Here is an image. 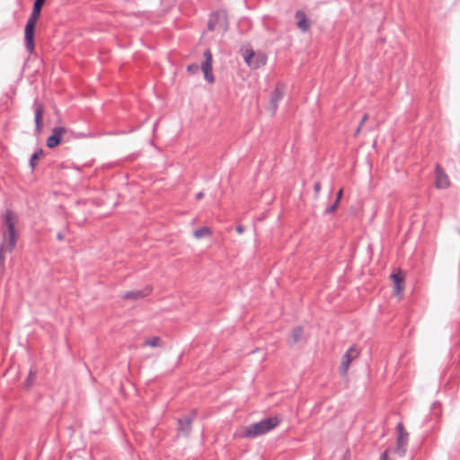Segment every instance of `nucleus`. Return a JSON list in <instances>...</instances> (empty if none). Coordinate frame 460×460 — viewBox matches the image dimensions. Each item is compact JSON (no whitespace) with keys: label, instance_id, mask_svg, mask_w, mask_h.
Instances as JSON below:
<instances>
[{"label":"nucleus","instance_id":"nucleus-11","mask_svg":"<svg viewBox=\"0 0 460 460\" xmlns=\"http://www.w3.org/2000/svg\"><path fill=\"white\" fill-rule=\"evenodd\" d=\"M435 185L438 189H447L449 186L448 177L438 164L435 165Z\"/></svg>","mask_w":460,"mask_h":460},{"label":"nucleus","instance_id":"nucleus-7","mask_svg":"<svg viewBox=\"0 0 460 460\" xmlns=\"http://www.w3.org/2000/svg\"><path fill=\"white\" fill-rule=\"evenodd\" d=\"M359 356V350L353 345L350 346L345 354L342 356L340 366V373L341 376H346L351 362Z\"/></svg>","mask_w":460,"mask_h":460},{"label":"nucleus","instance_id":"nucleus-8","mask_svg":"<svg viewBox=\"0 0 460 460\" xmlns=\"http://www.w3.org/2000/svg\"><path fill=\"white\" fill-rule=\"evenodd\" d=\"M66 131L64 127H55L52 128L51 135L47 138L46 145L53 149L62 143L63 134Z\"/></svg>","mask_w":460,"mask_h":460},{"label":"nucleus","instance_id":"nucleus-34","mask_svg":"<svg viewBox=\"0 0 460 460\" xmlns=\"http://www.w3.org/2000/svg\"><path fill=\"white\" fill-rule=\"evenodd\" d=\"M439 402H433V406L438 405Z\"/></svg>","mask_w":460,"mask_h":460},{"label":"nucleus","instance_id":"nucleus-30","mask_svg":"<svg viewBox=\"0 0 460 460\" xmlns=\"http://www.w3.org/2000/svg\"><path fill=\"white\" fill-rule=\"evenodd\" d=\"M367 118H368L367 114H364L362 119H361V120H360V122H359V126L362 127L363 124L365 123V121L367 119Z\"/></svg>","mask_w":460,"mask_h":460},{"label":"nucleus","instance_id":"nucleus-26","mask_svg":"<svg viewBox=\"0 0 460 460\" xmlns=\"http://www.w3.org/2000/svg\"><path fill=\"white\" fill-rule=\"evenodd\" d=\"M6 251H2L0 249V267H3L4 266V252H5Z\"/></svg>","mask_w":460,"mask_h":460},{"label":"nucleus","instance_id":"nucleus-16","mask_svg":"<svg viewBox=\"0 0 460 460\" xmlns=\"http://www.w3.org/2000/svg\"><path fill=\"white\" fill-rule=\"evenodd\" d=\"M406 444L407 438L402 437V434H399L396 439V447L394 452L401 457L404 456L406 454Z\"/></svg>","mask_w":460,"mask_h":460},{"label":"nucleus","instance_id":"nucleus-20","mask_svg":"<svg viewBox=\"0 0 460 460\" xmlns=\"http://www.w3.org/2000/svg\"><path fill=\"white\" fill-rule=\"evenodd\" d=\"M255 52L252 49H247L243 54V59L248 66L251 67L252 61L254 59Z\"/></svg>","mask_w":460,"mask_h":460},{"label":"nucleus","instance_id":"nucleus-18","mask_svg":"<svg viewBox=\"0 0 460 460\" xmlns=\"http://www.w3.org/2000/svg\"><path fill=\"white\" fill-rule=\"evenodd\" d=\"M43 155V150L41 148H39L36 150L30 158L29 165L31 169V171H34L36 168V162L40 159V157Z\"/></svg>","mask_w":460,"mask_h":460},{"label":"nucleus","instance_id":"nucleus-15","mask_svg":"<svg viewBox=\"0 0 460 460\" xmlns=\"http://www.w3.org/2000/svg\"><path fill=\"white\" fill-rule=\"evenodd\" d=\"M391 279L394 282L395 293L396 294L401 293L403 289L402 284L404 282V278H403L402 273L401 271L393 273V274H391Z\"/></svg>","mask_w":460,"mask_h":460},{"label":"nucleus","instance_id":"nucleus-24","mask_svg":"<svg viewBox=\"0 0 460 460\" xmlns=\"http://www.w3.org/2000/svg\"><path fill=\"white\" fill-rule=\"evenodd\" d=\"M396 429L398 430V435L402 434V437L408 438V433L404 430L403 425L401 422L397 424Z\"/></svg>","mask_w":460,"mask_h":460},{"label":"nucleus","instance_id":"nucleus-33","mask_svg":"<svg viewBox=\"0 0 460 460\" xmlns=\"http://www.w3.org/2000/svg\"><path fill=\"white\" fill-rule=\"evenodd\" d=\"M361 128H362L361 126H359V125L358 126V128L356 129V132H355V135H358L359 133Z\"/></svg>","mask_w":460,"mask_h":460},{"label":"nucleus","instance_id":"nucleus-4","mask_svg":"<svg viewBox=\"0 0 460 460\" xmlns=\"http://www.w3.org/2000/svg\"><path fill=\"white\" fill-rule=\"evenodd\" d=\"M203 61L200 65V69L204 74V79L209 83L213 84L215 82V77L212 72V62L213 57L212 53L209 49H206L203 53ZM199 70V66L197 64H190L187 66V71L190 74H195Z\"/></svg>","mask_w":460,"mask_h":460},{"label":"nucleus","instance_id":"nucleus-5","mask_svg":"<svg viewBox=\"0 0 460 460\" xmlns=\"http://www.w3.org/2000/svg\"><path fill=\"white\" fill-rule=\"evenodd\" d=\"M208 29L213 31L220 29L223 32H226L229 29L227 13L225 9H219L212 12L208 21Z\"/></svg>","mask_w":460,"mask_h":460},{"label":"nucleus","instance_id":"nucleus-27","mask_svg":"<svg viewBox=\"0 0 460 460\" xmlns=\"http://www.w3.org/2000/svg\"><path fill=\"white\" fill-rule=\"evenodd\" d=\"M342 195H343V190H342V189H341V190L337 192L335 201H338V203H340V202H341V198H342Z\"/></svg>","mask_w":460,"mask_h":460},{"label":"nucleus","instance_id":"nucleus-31","mask_svg":"<svg viewBox=\"0 0 460 460\" xmlns=\"http://www.w3.org/2000/svg\"><path fill=\"white\" fill-rule=\"evenodd\" d=\"M204 197V193L202 191H199L196 194V199H200Z\"/></svg>","mask_w":460,"mask_h":460},{"label":"nucleus","instance_id":"nucleus-25","mask_svg":"<svg viewBox=\"0 0 460 460\" xmlns=\"http://www.w3.org/2000/svg\"><path fill=\"white\" fill-rule=\"evenodd\" d=\"M314 190L315 192V195H318L321 190V183L319 181L314 182Z\"/></svg>","mask_w":460,"mask_h":460},{"label":"nucleus","instance_id":"nucleus-32","mask_svg":"<svg viewBox=\"0 0 460 460\" xmlns=\"http://www.w3.org/2000/svg\"><path fill=\"white\" fill-rule=\"evenodd\" d=\"M63 238H64L63 234H62V233H60V232H59V233H58V234H57V239H58V241H62V240H63Z\"/></svg>","mask_w":460,"mask_h":460},{"label":"nucleus","instance_id":"nucleus-19","mask_svg":"<svg viewBox=\"0 0 460 460\" xmlns=\"http://www.w3.org/2000/svg\"><path fill=\"white\" fill-rule=\"evenodd\" d=\"M212 234V231L211 229L208 227V226H202L199 229H196L194 231V236L197 238V239H201L205 236H209Z\"/></svg>","mask_w":460,"mask_h":460},{"label":"nucleus","instance_id":"nucleus-10","mask_svg":"<svg viewBox=\"0 0 460 460\" xmlns=\"http://www.w3.org/2000/svg\"><path fill=\"white\" fill-rule=\"evenodd\" d=\"M34 107V122H35V134L40 135L42 131V116H43V106L39 102L37 99L33 102Z\"/></svg>","mask_w":460,"mask_h":460},{"label":"nucleus","instance_id":"nucleus-23","mask_svg":"<svg viewBox=\"0 0 460 460\" xmlns=\"http://www.w3.org/2000/svg\"><path fill=\"white\" fill-rule=\"evenodd\" d=\"M35 374H36L35 372H33L32 370H30L28 377L26 379V386L30 387L32 385V380H33Z\"/></svg>","mask_w":460,"mask_h":460},{"label":"nucleus","instance_id":"nucleus-3","mask_svg":"<svg viewBox=\"0 0 460 460\" xmlns=\"http://www.w3.org/2000/svg\"><path fill=\"white\" fill-rule=\"evenodd\" d=\"M4 224L7 231L3 234V241L1 243V250L11 252L16 244L15 219L13 212L6 209L4 216Z\"/></svg>","mask_w":460,"mask_h":460},{"label":"nucleus","instance_id":"nucleus-17","mask_svg":"<svg viewBox=\"0 0 460 460\" xmlns=\"http://www.w3.org/2000/svg\"><path fill=\"white\" fill-rule=\"evenodd\" d=\"M267 58L264 55H256L254 56V59L252 61L251 68L258 69L261 66L266 65Z\"/></svg>","mask_w":460,"mask_h":460},{"label":"nucleus","instance_id":"nucleus-12","mask_svg":"<svg viewBox=\"0 0 460 460\" xmlns=\"http://www.w3.org/2000/svg\"><path fill=\"white\" fill-rule=\"evenodd\" d=\"M284 93L279 86H277L270 94V104L268 110L271 112V115H275L277 112L279 103L283 99Z\"/></svg>","mask_w":460,"mask_h":460},{"label":"nucleus","instance_id":"nucleus-2","mask_svg":"<svg viewBox=\"0 0 460 460\" xmlns=\"http://www.w3.org/2000/svg\"><path fill=\"white\" fill-rule=\"evenodd\" d=\"M280 421L281 419L279 416L265 418L258 422L246 426L242 437L250 439L256 438L273 430L279 425Z\"/></svg>","mask_w":460,"mask_h":460},{"label":"nucleus","instance_id":"nucleus-1","mask_svg":"<svg viewBox=\"0 0 460 460\" xmlns=\"http://www.w3.org/2000/svg\"><path fill=\"white\" fill-rule=\"evenodd\" d=\"M45 0H35L32 6V11L24 28V44L29 54L34 51V36L35 26L41 13L42 5Z\"/></svg>","mask_w":460,"mask_h":460},{"label":"nucleus","instance_id":"nucleus-9","mask_svg":"<svg viewBox=\"0 0 460 460\" xmlns=\"http://www.w3.org/2000/svg\"><path fill=\"white\" fill-rule=\"evenodd\" d=\"M152 292V287L146 286L143 289L129 290L122 294L121 297L126 300H139L149 296Z\"/></svg>","mask_w":460,"mask_h":460},{"label":"nucleus","instance_id":"nucleus-22","mask_svg":"<svg viewBox=\"0 0 460 460\" xmlns=\"http://www.w3.org/2000/svg\"><path fill=\"white\" fill-rule=\"evenodd\" d=\"M339 204H340V203H338V201H335V200H334V202H333L332 205H330L329 207H327V208H325V210H324V214H325V215H327V214H332V213L335 212V211H336V209H337V208H338V207H339Z\"/></svg>","mask_w":460,"mask_h":460},{"label":"nucleus","instance_id":"nucleus-14","mask_svg":"<svg viewBox=\"0 0 460 460\" xmlns=\"http://www.w3.org/2000/svg\"><path fill=\"white\" fill-rule=\"evenodd\" d=\"M304 335V328L301 325L296 326L290 334V337L288 339V344L290 347H293L295 344L298 343Z\"/></svg>","mask_w":460,"mask_h":460},{"label":"nucleus","instance_id":"nucleus-29","mask_svg":"<svg viewBox=\"0 0 460 460\" xmlns=\"http://www.w3.org/2000/svg\"><path fill=\"white\" fill-rule=\"evenodd\" d=\"M244 230H245V228L242 225H239V226H236V232L238 234H243L244 232Z\"/></svg>","mask_w":460,"mask_h":460},{"label":"nucleus","instance_id":"nucleus-28","mask_svg":"<svg viewBox=\"0 0 460 460\" xmlns=\"http://www.w3.org/2000/svg\"><path fill=\"white\" fill-rule=\"evenodd\" d=\"M379 460H388V449L381 454Z\"/></svg>","mask_w":460,"mask_h":460},{"label":"nucleus","instance_id":"nucleus-21","mask_svg":"<svg viewBox=\"0 0 460 460\" xmlns=\"http://www.w3.org/2000/svg\"><path fill=\"white\" fill-rule=\"evenodd\" d=\"M160 341V338L154 336L145 341L144 344L150 347H157Z\"/></svg>","mask_w":460,"mask_h":460},{"label":"nucleus","instance_id":"nucleus-6","mask_svg":"<svg viewBox=\"0 0 460 460\" xmlns=\"http://www.w3.org/2000/svg\"><path fill=\"white\" fill-rule=\"evenodd\" d=\"M196 416L197 410L194 409L191 411L190 415L178 419L177 430L180 436H184L186 438L190 436L192 429V422L195 420Z\"/></svg>","mask_w":460,"mask_h":460},{"label":"nucleus","instance_id":"nucleus-13","mask_svg":"<svg viewBox=\"0 0 460 460\" xmlns=\"http://www.w3.org/2000/svg\"><path fill=\"white\" fill-rule=\"evenodd\" d=\"M296 20V26L302 32H306L310 29V22L306 17V14L302 10H297L295 13Z\"/></svg>","mask_w":460,"mask_h":460}]
</instances>
